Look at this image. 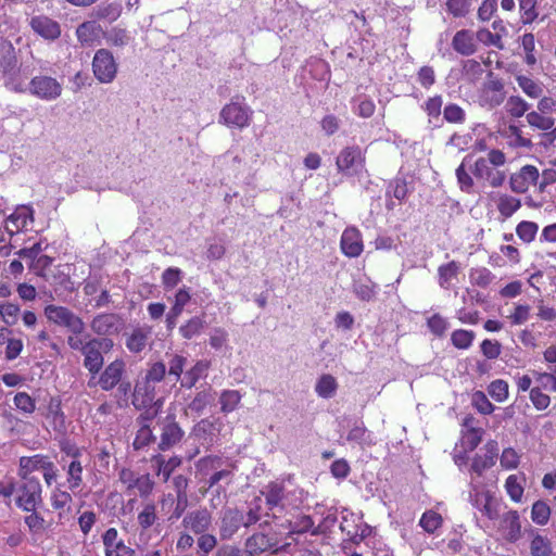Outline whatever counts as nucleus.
<instances>
[{
    "mask_svg": "<svg viewBox=\"0 0 556 556\" xmlns=\"http://www.w3.org/2000/svg\"><path fill=\"white\" fill-rule=\"evenodd\" d=\"M45 315L50 321L66 327L75 334H80L85 330L83 319L67 307L51 304L46 306Z\"/></svg>",
    "mask_w": 556,
    "mask_h": 556,
    "instance_id": "1",
    "label": "nucleus"
},
{
    "mask_svg": "<svg viewBox=\"0 0 556 556\" xmlns=\"http://www.w3.org/2000/svg\"><path fill=\"white\" fill-rule=\"evenodd\" d=\"M28 90L40 100L54 101L62 96L63 87L54 77L38 75L30 79Z\"/></svg>",
    "mask_w": 556,
    "mask_h": 556,
    "instance_id": "2",
    "label": "nucleus"
},
{
    "mask_svg": "<svg viewBox=\"0 0 556 556\" xmlns=\"http://www.w3.org/2000/svg\"><path fill=\"white\" fill-rule=\"evenodd\" d=\"M113 346L110 339H91L85 343L84 348V366L92 375H97L103 366L102 352L108 351Z\"/></svg>",
    "mask_w": 556,
    "mask_h": 556,
    "instance_id": "3",
    "label": "nucleus"
},
{
    "mask_svg": "<svg viewBox=\"0 0 556 556\" xmlns=\"http://www.w3.org/2000/svg\"><path fill=\"white\" fill-rule=\"evenodd\" d=\"M92 70L100 83H112L117 73V64L113 54L106 49L98 50L92 60Z\"/></svg>",
    "mask_w": 556,
    "mask_h": 556,
    "instance_id": "4",
    "label": "nucleus"
},
{
    "mask_svg": "<svg viewBox=\"0 0 556 556\" xmlns=\"http://www.w3.org/2000/svg\"><path fill=\"white\" fill-rule=\"evenodd\" d=\"M279 543L276 532L258 531L249 536L244 542L245 556H260L262 553L276 547Z\"/></svg>",
    "mask_w": 556,
    "mask_h": 556,
    "instance_id": "5",
    "label": "nucleus"
},
{
    "mask_svg": "<svg viewBox=\"0 0 556 556\" xmlns=\"http://www.w3.org/2000/svg\"><path fill=\"white\" fill-rule=\"evenodd\" d=\"M24 480L25 482L20 488L16 504L26 511H34L36 506L41 502V485L35 478Z\"/></svg>",
    "mask_w": 556,
    "mask_h": 556,
    "instance_id": "6",
    "label": "nucleus"
},
{
    "mask_svg": "<svg viewBox=\"0 0 556 556\" xmlns=\"http://www.w3.org/2000/svg\"><path fill=\"white\" fill-rule=\"evenodd\" d=\"M220 119L229 127L244 128L250 124L251 111L238 102H230L222 109Z\"/></svg>",
    "mask_w": 556,
    "mask_h": 556,
    "instance_id": "7",
    "label": "nucleus"
},
{
    "mask_svg": "<svg viewBox=\"0 0 556 556\" xmlns=\"http://www.w3.org/2000/svg\"><path fill=\"white\" fill-rule=\"evenodd\" d=\"M471 173L476 178L486 180L492 188L501 187L506 179L505 173L492 168L484 157H479L475 162Z\"/></svg>",
    "mask_w": 556,
    "mask_h": 556,
    "instance_id": "8",
    "label": "nucleus"
},
{
    "mask_svg": "<svg viewBox=\"0 0 556 556\" xmlns=\"http://www.w3.org/2000/svg\"><path fill=\"white\" fill-rule=\"evenodd\" d=\"M539 177L540 173L535 166L526 165L510 176V189L516 193H525L531 185L538 182Z\"/></svg>",
    "mask_w": 556,
    "mask_h": 556,
    "instance_id": "9",
    "label": "nucleus"
},
{
    "mask_svg": "<svg viewBox=\"0 0 556 556\" xmlns=\"http://www.w3.org/2000/svg\"><path fill=\"white\" fill-rule=\"evenodd\" d=\"M243 523V513L238 508H227L223 511L219 522V536L222 540L231 539Z\"/></svg>",
    "mask_w": 556,
    "mask_h": 556,
    "instance_id": "10",
    "label": "nucleus"
},
{
    "mask_svg": "<svg viewBox=\"0 0 556 556\" xmlns=\"http://www.w3.org/2000/svg\"><path fill=\"white\" fill-rule=\"evenodd\" d=\"M489 80L483 84L481 91V103L489 108H495L503 103L505 93L504 85L500 79L493 78V73H489Z\"/></svg>",
    "mask_w": 556,
    "mask_h": 556,
    "instance_id": "11",
    "label": "nucleus"
},
{
    "mask_svg": "<svg viewBox=\"0 0 556 556\" xmlns=\"http://www.w3.org/2000/svg\"><path fill=\"white\" fill-rule=\"evenodd\" d=\"M182 435L184 431L175 420V416L168 415L162 421V432L159 448L161 451L169 450L181 440Z\"/></svg>",
    "mask_w": 556,
    "mask_h": 556,
    "instance_id": "12",
    "label": "nucleus"
},
{
    "mask_svg": "<svg viewBox=\"0 0 556 556\" xmlns=\"http://www.w3.org/2000/svg\"><path fill=\"white\" fill-rule=\"evenodd\" d=\"M186 529L195 534H203L212 526V514L206 508L189 511L182 519Z\"/></svg>",
    "mask_w": 556,
    "mask_h": 556,
    "instance_id": "13",
    "label": "nucleus"
},
{
    "mask_svg": "<svg viewBox=\"0 0 556 556\" xmlns=\"http://www.w3.org/2000/svg\"><path fill=\"white\" fill-rule=\"evenodd\" d=\"M156 384L142 378L137 381L132 392V404L136 408L142 409L156 402Z\"/></svg>",
    "mask_w": 556,
    "mask_h": 556,
    "instance_id": "14",
    "label": "nucleus"
},
{
    "mask_svg": "<svg viewBox=\"0 0 556 556\" xmlns=\"http://www.w3.org/2000/svg\"><path fill=\"white\" fill-rule=\"evenodd\" d=\"M90 327L97 334L110 336L119 331L122 319L116 314H100L92 319Z\"/></svg>",
    "mask_w": 556,
    "mask_h": 556,
    "instance_id": "15",
    "label": "nucleus"
},
{
    "mask_svg": "<svg viewBox=\"0 0 556 556\" xmlns=\"http://www.w3.org/2000/svg\"><path fill=\"white\" fill-rule=\"evenodd\" d=\"M365 156L357 146L344 148L338 155L336 165L339 172H346L352 168L363 167Z\"/></svg>",
    "mask_w": 556,
    "mask_h": 556,
    "instance_id": "16",
    "label": "nucleus"
},
{
    "mask_svg": "<svg viewBox=\"0 0 556 556\" xmlns=\"http://www.w3.org/2000/svg\"><path fill=\"white\" fill-rule=\"evenodd\" d=\"M103 544L105 547V556H134L135 551L125 545L123 540L118 539L115 528H110L103 534Z\"/></svg>",
    "mask_w": 556,
    "mask_h": 556,
    "instance_id": "17",
    "label": "nucleus"
},
{
    "mask_svg": "<svg viewBox=\"0 0 556 556\" xmlns=\"http://www.w3.org/2000/svg\"><path fill=\"white\" fill-rule=\"evenodd\" d=\"M471 501L490 519L498 517L500 503L489 491H479L475 488Z\"/></svg>",
    "mask_w": 556,
    "mask_h": 556,
    "instance_id": "18",
    "label": "nucleus"
},
{
    "mask_svg": "<svg viewBox=\"0 0 556 556\" xmlns=\"http://www.w3.org/2000/svg\"><path fill=\"white\" fill-rule=\"evenodd\" d=\"M125 371V363L122 359H115L109 364L99 378V384L102 390L110 391L122 380Z\"/></svg>",
    "mask_w": 556,
    "mask_h": 556,
    "instance_id": "19",
    "label": "nucleus"
},
{
    "mask_svg": "<svg viewBox=\"0 0 556 556\" xmlns=\"http://www.w3.org/2000/svg\"><path fill=\"white\" fill-rule=\"evenodd\" d=\"M364 249L361 232L354 228H346L341 237V250L349 257H357Z\"/></svg>",
    "mask_w": 556,
    "mask_h": 556,
    "instance_id": "20",
    "label": "nucleus"
},
{
    "mask_svg": "<svg viewBox=\"0 0 556 556\" xmlns=\"http://www.w3.org/2000/svg\"><path fill=\"white\" fill-rule=\"evenodd\" d=\"M484 454H477L471 464V470L479 476L495 464L497 443L495 441L488 442L484 445Z\"/></svg>",
    "mask_w": 556,
    "mask_h": 556,
    "instance_id": "21",
    "label": "nucleus"
},
{
    "mask_svg": "<svg viewBox=\"0 0 556 556\" xmlns=\"http://www.w3.org/2000/svg\"><path fill=\"white\" fill-rule=\"evenodd\" d=\"M47 418L50 419V425L56 434H65L67 429L66 419L62 410L61 400L59 397L50 399L48 404Z\"/></svg>",
    "mask_w": 556,
    "mask_h": 556,
    "instance_id": "22",
    "label": "nucleus"
},
{
    "mask_svg": "<svg viewBox=\"0 0 556 556\" xmlns=\"http://www.w3.org/2000/svg\"><path fill=\"white\" fill-rule=\"evenodd\" d=\"M30 26L35 33L46 39L54 40L61 35L60 25L47 16L33 17L30 21Z\"/></svg>",
    "mask_w": 556,
    "mask_h": 556,
    "instance_id": "23",
    "label": "nucleus"
},
{
    "mask_svg": "<svg viewBox=\"0 0 556 556\" xmlns=\"http://www.w3.org/2000/svg\"><path fill=\"white\" fill-rule=\"evenodd\" d=\"M453 49L462 55H471L477 51L473 34L470 30H458L452 40Z\"/></svg>",
    "mask_w": 556,
    "mask_h": 556,
    "instance_id": "24",
    "label": "nucleus"
},
{
    "mask_svg": "<svg viewBox=\"0 0 556 556\" xmlns=\"http://www.w3.org/2000/svg\"><path fill=\"white\" fill-rule=\"evenodd\" d=\"M122 4L119 2H103L90 12V17L96 21L114 22L122 14Z\"/></svg>",
    "mask_w": 556,
    "mask_h": 556,
    "instance_id": "25",
    "label": "nucleus"
},
{
    "mask_svg": "<svg viewBox=\"0 0 556 556\" xmlns=\"http://www.w3.org/2000/svg\"><path fill=\"white\" fill-rule=\"evenodd\" d=\"M50 458L45 455L23 456L20 458L18 476L22 479H29L28 476L36 470H41Z\"/></svg>",
    "mask_w": 556,
    "mask_h": 556,
    "instance_id": "26",
    "label": "nucleus"
},
{
    "mask_svg": "<svg viewBox=\"0 0 556 556\" xmlns=\"http://www.w3.org/2000/svg\"><path fill=\"white\" fill-rule=\"evenodd\" d=\"M102 31L96 20L81 23L76 29V36L80 43L91 46Z\"/></svg>",
    "mask_w": 556,
    "mask_h": 556,
    "instance_id": "27",
    "label": "nucleus"
},
{
    "mask_svg": "<svg viewBox=\"0 0 556 556\" xmlns=\"http://www.w3.org/2000/svg\"><path fill=\"white\" fill-rule=\"evenodd\" d=\"M502 528L505 531V538L509 542L517 541L521 535V525L519 515L516 510L506 513L502 520Z\"/></svg>",
    "mask_w": 556,
    "mask_h": 556,
    "instance_id": "28",
    "label": "nucleus"
},
{
    "mask_svg": "<svg viewBox=\"0 0 556 556\" xmlns=\"http://www.w3.org/2000/svg\"><path fill=\"white\" fill-rule=\"evenodd\" d=\"M495 201L503 219L511 217L521 207V201L519 199L506 193H497Z\"/></svg>",
    "mask_w": 556,
    "mask_h": 556,
    "instance_id": "29",
    "label": "nucleus"
},
{
    "mask_svg": "<svg viewBox=\"0 0 556 556\" xmlns=\"http://www.w3.org/2000/svg\"><path fill=\"white\" fill-rule=\"evenodd\" d=\"M50 286L53 287L56 294H61L64 291L73 290V282L67 274H64L59 268L49 271V277L43 278Z\"/></svg>",
    "mask_w": 556,
    "mask_h": 556,
    "instance_id": "30",
    "label": "nucleus"
},
{
    "mask_svg": "<svg viewBox=\"0 0 556 556\" xmlns=\"http://www.w3.org/2000/svg\"><path fill=\"white\" fill-rule=\"evenodd\" d=\"M152 462L157 466V476H161L164 482H167L173 471L181 465V459L177 456L165 460L162 455H156Z\"/></svg>",
    "mask_w": 556,
    "mask_h": 556,
    "instance_id": "31",
    "label": "nucleus"
},
{
    "mask_svg": "<svg viewBox=\"0 0 556 556\" xmlns=\"http://www.w3.org/2000/svg\"><path fill=\"white\" fill-rule=\"evenodd\" d=\"M337 389L338 382L336 378L329 374L321 375L315 386L316 393L323 399L332 397L336 394Z\"/></svg>",
    "mask_w": 556,
    "mask_h": 556,
    "instance_id": "32",
    "label": "nucleus"
},
{
    "mask_svg": "<svg viewBox=\"0 0 556 556\" xmlns=\"http://www.w3.org/2000/svg\"><path fill=\"white\" fill-rule=\"evenodd\" d=\"M161 504H162L163 509L166 504H169L170 506H173L175 504L173 511L167 517L168 521H175V520H178L182 516L185 510L187 509L188 496H177L176 503H175V498L173 497V495L168 494L163 497V500L161 501Z\"/></svg>",
    "mask_w": 556,
    "mask_h": 556,
    "instance_id": "33",
    "label": "nucleus"
},
{
    "mask_svg": "<svg viewBox=\"0 0 556 556\" xmlns=\"http://www.w3.org/2000/svg\"><path fill=\"white\" fill-rule=\"evenodd\" d=\"M149 336L150 330L138 328L129 336L126 345L131 352L139 353L146 348Z\"/></svg>",
    "mask_w": 556,
    "mask_h": 556,
    "instance_id": "34",
    "label": "nucleus"
},
{
    "mask_svg": "<svg viewBox=\"0 0 556 556\" xmlns=\"http://www.w3.org/2000/svg\"><path fill=\"white\" fill-rule=\"evenodd\" d=\"M83 483V465L78 459H73L67 467V484L71 491L80 488Z\"/></svg>",
    "mask_w": 556,
    "mask_h": 556,
    "instance_id": "35",
    "label": "nucleus"
},
{
    "mask_svg": "<svg viewBox=\"0 0 556 556\" xmlns=\"http://www.w3.org/2000/svg\"><path fill=\"white\" fill-rule=\"evenodd\" d=\"M241 401L237 390H224L219 396L220 410L225 414L233 412Z\"/></svg>",
    "mask_w": 556,
    "mask_h": 556,
    "instance_id": "36",
    "label": "nucleus"
},
{
    "mask_svg": "<svg viewBox=\"0 0 556 556\" xmlns=\"http://www.w3.org/2000/svg\"><path fill=\"white\" fill-rule=\"evenodd\" d=\"M527 122L530 126L535 127L540 130H549L555 124L554 117L545 115L538 111H532L527 114Z\"/></svg>",
    "mask_w": 556,
    "mask_h": 556,
    "instance_id": "37",
    "label": "nucleus"
},
{
    "mask_svg": "<svg viewBox=\"0 0 556 556\" xmlns=\"http://www.w3.org/2000/svg\"><path fill=\"white\" fill-rule=\"evenodd\" d=\"M458 270L459 265L455 261L441 265L438 269L440 286L442 288L448 289L450 281L457 276Z\"/></svg>",
    "mask_w": 556,
    "mask_h": 556,
    "instance_id": "38",
    "label": "nucleus"
},
{
    "mask_svg": "<svg viewBox=\"0 0 556 556\" xmlns=\"http://www.w3.org/2000/svg\"><path fill=\"white\" fill-rule=\"evenodd\" d=\"M483 430L471 427L463 433L462 447L466 451H473L482 441Z\"/></svg>",
    "mask_w": 556,
    "mask_h": 556,
    "instance_id": "39",
    "label": "nucleus"
},
{
    "mask_svg": "<svg viewBox=\"0 0 556 556\" xmlns=\"http://www.w3.org/2000/svg\"><path fill=\"white\" fill-rule=\"evenodd\" d=\"M217 543V538L214 534L207 532L200 534L197 539L198 555L208 556L211 552L216 551Z\"/></svg>",
    "mask_w": 556,
    "mask_h": 556,
    "instance_id": "40",
    "label": "nucleus"
},
{
    "mask_svg": "<svg viewBox=\"0 0 556 556\" xmlns=\"http://www.w3.org/2000/svg\"><path fill=\"white\" fill-rule=\"evenodd\" d=\"M104 37L109 45L114 47H125L129 43L130 37L124 28L113 27L104 34Z\"/></svg>",
    "mask_w": 556,
    "mask_h": 556,
    "instance_id": "41",
    "label": "nucleus"
},
{
    "mask_svg": "<svg viewBox=\"0 0 556 556\" xmlns=\"http://www.w3.org/2000/svg\"><path fill=\"white\" fill-rule=\"evenodd\" d=\"M156 519V507L153 503H147L143 509L138 514V525L143 530L152 527Z\"/></svg>",
    "mask_w": 556,
    "mask_h": 556,
    "instance_id": "42",
    "label": "nucleus"
},
{
    "mask_svg": "<svg viewBox=\"0 0 556 556\" xmlns=\"http://www.w3.org/2000/svg\"><path fill=\"white\" fill-rule=\"evenodd\" d=\"M475 339L473 331L465 330V329H458L452 332L451 334V341L452 344L460 350L468 349Z\"/></svg>",
    "mask_w": 556,
    "mask_h": 556,
    "instance_id": "43",
    "label": "nucleus"
},
{
    "mask_svg": "<svg viewBox=\"0 0 556 556\" xmlns=\"http://www.w3.org/2000/svg\"><path fill=\"white\" fill-rule=\"evenodd\" d=\"M539 226L533 222L523 220L517 225L516 233L520 240L530 243L534 240Z\"/></svg>",
    "mask_w": 556,
    "mask_h": 556,
    "instance_id": "44",
    "label": "nucleus"
},
{
    "mask_svg": "<svg viewBox=\"0 0 556 556\" xmlns=\"http://www.w3.org/2000/svg\"><path fill=\"white\" fill-rule=\"evenodd\" d=\"M442 522L443 519L440 514L433 510H428L422 515L419 525L426 532L433 533L438 528L442 526Z\"/></svg>",
    "mask_w": 556,
    "mask_h": 556,
    "instance_id": "45",
    "label": "nucleus"
},
{
    "mask_svg": "<svg viewBox=\"0 0 556 556\" xmlns=\"http://www.w3.org/2000/svg\"><path fill=\"white\" fill-rule=\"evenodd\" d=\"M532 556H552V547L548 539L542 535H535L530 545Z\"/></svg>",
    "mask_w": 556,
    "mask_h": 556,
    "instance_id": "46",
    "label": "nucleus"
},
{
    "mask_svg": "<svg viewBox=\"0 0 556 556\" xmlns=\"http://www.w3.org/2000/svg\"><path fill=\"white\" fill-rule=\"evenodd\" d=\"M204 328V320L201 317H192L179 328V332L185 339H191L198 336Z\"/></svg>",
    "mask_w": 556,
    "mask_h": 556,
    "instance_id": "47",
    "label": "nucleus"
},
{
    "mask_svg": "<svg viewBox=\"0 0 556 556\" xmlns=\"http://www.w3.org/2000/svg\"><path fill=\"white\" fill-rule=\"evenodd\" d=\"M551 516V508L549 506L543 502L538 501L533 504L532 510H531V517L532 520L541 526H544L547 523Z\"/></svg>",
    "mask_w": 556,
    "mask_h": 556,
    "instance_id": "48",
    "label": "nucleus"
},
{
    "mask_svg": "<svg viewBox=\"0 0 556 556\" xmlns=\"http://www.w3.org/2000/svg\"><path fill=\"white\" fill-rule=\"evenodd\" d=\"M506 111L514 117H521L529 109V104L520 97H509L506 104Z\"/></svg>",
    "mask_w": 556,
    "mask_h": 556,
    "instance_id": "49",
    "label": "nucleus"
},
{
    "mask_svg": "<svg viewBox=\"0 0 556 556\" xmlns=\"http://www.w3.org/2000/svg\"><path fill=\"white\" fill-rule=\"evenodd\" d=\"M53 258L48 255H40L36 261L30 262L29 268L34 270V273L41 277L48 278L49 271H51V264Z\"/></svg>",
    "mask_w": 556,
    "mask_h": 556,
    "instance_id": "50",
    "label": "nucleus"
},
{
    "mask_svg": "<svg viewBox=\"0 0 556 556\" xmlns=\"http://www.w3.org/2000/svg\"><path fill=\"white\" fill-rule=\"evenodd\" d=\"M538 0H519L521 18L523 24H530L535 21L539 13L536 11Z\"/></svg>",
    "mask_w": 556,
    "mask_h": 556,
    "instance_id": "51",
    "label": "nucleus"
},
{
    "mask_svg": "<svg viewBox=\"0 0 556 556\" xmlns=\"http://www.w3.org/2000/svg\"><path fill=\"white\" fill-rule=\"evenodd\" d=\"M155 437L153 435V432L149 426V424H142L140 425V429L137 432V435L134 440V448L140 450L153 442Z\"/></svg>",
    "mask_w": 556,
    "mask_h": 556,
    "instance_id": "52",
    "label": "nucleus"
},
{
    "mask_svg": "<svg viewBox=\"0 0 556 556\" xmlns=\"http://www.w3.org/2000/svg\"><path fill=\"white\" fill-rule=\"evenodd\" d=\"M13 401L15 407L25 414H33L36 409L35 400L26 392L16 393Z\"/></svg>",
    "mask_w": 556,
    "mask_h": 556,
    "instance_id": "53",
    "label": "nucleus"
},
{
    "mask_svg": "<svg viewBox=\"0 0 556 556\" xmlns=\"http://www.w3.org/2000/svg\"><path fill=\"white\" fill-rule=\"evenodd\" d=\"M0 315L7 325H15L18 320L20 307L18 305L10 302L0 304Z\"/></svg>",
    "mask_w": 556,
    "mask_h": 556,
    "instance_id": "54",
    "label": "nucleus"
},
{
    "mask_svg": "<svg viewBox=\"0 0 556 556\" xmlns=\"http://www.w3.org/2000/svg\"><path fill=\"white\" fill-rule=\"evenodd\" d=\"M166 376V365L163 362H155L150 365V367L147 369L146 376L143 377L146 380L159 383L161 382Z\"/></svg>",
    "mask_w": 556,
    "mask_h": 556,
    "instance_id": "55",
    "label": "nucleus"
},
{
    "mask_svg": "<svg viewBox=\"0 0 556 556\" xmlns=\"http://www.w3.org/2000/svg\"><path fill=\"white\" fill-rule=\"evenodd\" d=\"M489 394L496 402H503L508 396V383L504 380H495L489 386Z\"/></svg>",
    "mask_w": 556,
    "mask_h": 556,
    "instance_id": "56",
    "label": "nucleus"
},
{
    "mask_svg": "<svg viewBox=\"0 0 556 556\" xmlns=\"http://www.w3.org/2000/svg\"><path fill=\"white\" fill-rule=\"evenodd\" d=\"M443 115L446 122L462 124L465 121V111L457 104H448L444 108Z\"/></svg>",
    "mask_w": 556,
    "mask_h": 556,
    "instance_id": "57",
    "label": "nucleus"
},
{
    "mask_svg": "<svg viewBox=\"0 0 556 556\" xmlns=\"http://www.w3.org/2000/svg\"><path fill=\"white\" fill-rule=\"evenodd\" d=\"M447 10L455 17H462L469 13L471 2L470 0H447Z\"/></svg>",
    "mask_w": 556,
    "mask_h": 556,
    "instance_id": "58",
    "label": "nucleus"
},
{
    "mask_svg": "<svg viewBox=\"0 0 556 556\" xmlns=\"http://www.w3.org/2000/svg\"><path fill=\"white\" fill-rule=\"evenodd\" d=\"M186 363V357L177 354L173 355L168 362V377H174L175 380L178 381L181 377Z\"/></svg>",
    "mask_w": 556,
    "mask_h": 556,
    "instance_id": "59",
    "label": "nucleus"
},
{
    "mask_svg": "<svg viewBox=\"0 0 556 556\" xmlns=\"http://www.w3.org/2000/svg\"><path fill=\"white\" fill-rule=\"evenodd\" d=\"M517 81H518L519 87L529 97L536 99L541 96L542 88L536 83H534L532 79L525 77V76H519L517 78Z\"/></svg>",
    "mask_w": 556,
    "mask_h": 556,
    "instance_id": "60",
    "label": "nucleus"
},
{
    "mask_svg": "<svg viewBox=\"0 0 556 556\" xmlns=\"http://www.w3.org/2000/svg\"><path fill=\"white\" fill-rule=\"evenodd\" d=\"M463 71L470 81L478 80L484 72L481 64L476 60H466L463 64Z\"/></svg>",
    "mask_w": 556,
    "mask_h": 556,
    "instance_id": "61",
    "label": "nucleus"
},
{
    "mask_svg": "<svg viewBox=\"0 0 556 556\" xmlns=\"http://www.w3.org/2000/svg\"><path fill=\"white\" fill-rule=\"evenodd\" d=\"M283 498V486L278 483H271L268 485L266 492V503L273 508L277 506Z\"/></svg>",
    "mask_w": 556,
    "mask_h": 556,
    "instance_id": "62",
    "label": "nucleus"
},
{
    "mask_svg": "<svg viewBox=\"0 0 556 556\" xmlns=\"http://www.w3.org/2000/svg\"><path fill=\"white\" fill-rule=\"evenodd\" d=\"M470 278H471L472 283L484 288L492 282L494 277L489 269L478 268V269H475L471 271Z\"/></svg>",
    "mask_w": 556,
    "mask_h": 556,
    "instance_id": "63",
    "label": "nucleus"
},
{
    "mask_svg": "<svg viewBox=\"0 0 556 556\" xmlns=\"http://www.w3.org/2000/svg\"><path fill=\"white\" fill-rule=\"evenodd\" d=\"M472 403L475 407L484 415L491 414L494 410V406L492 403L488 400L485 394L481 391H477L472 395Z\"/></svg>",
    "mask_w": 556,
    "mask_h": 556,
    "instance_id": "64",
    "label": "nucleus"
}]
</instances>
